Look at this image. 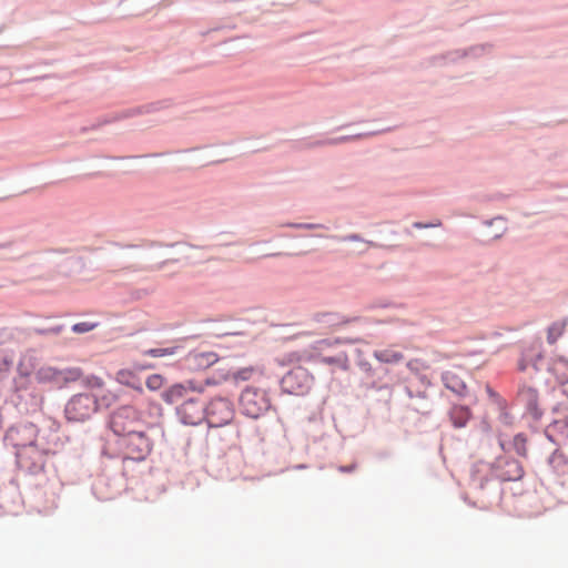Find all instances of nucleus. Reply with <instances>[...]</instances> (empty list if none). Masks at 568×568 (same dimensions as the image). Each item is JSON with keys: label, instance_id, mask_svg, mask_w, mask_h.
<instances>
[{"label": "nucleus", "instance_id": "1", "mask_svg": "<svg viewBox=\"0 0 568 568\" xmlns=\"http://www.w3.org/2000/svg\"><path fill=\"white\" fill-rule=\"evenodd\" d=\"M153 447V438L145 428H140L119 437H106L101 454L109 458H119L122 462L140 463L150 456Z\"/></svg>", "mask_w": 568, "mask_h": 568}, {"label": "nucleus", "instance_id": "2", "mask_svg": "<svg viewBox=\"0 0 568 568\" xmlns=\"http://www.w3.org/2000/svg\"><path fill=\"white\" fill-rule=\"evenodd\" d=\"M524 476L521 464L511 457L499 456L491 463L479 460L470 468V485L484 490L493 480L517 481Z\"/></svg>", "mask_w": 568, "mask_h": 568}, {"label": "nucleus", "instance_id": "3", "mask_svg": "<svg viewBox=\"0 0 568 568\" xmlns=\"http://www.w3.org/2000/svg\"><path fill=\"white\" fill-rule=\"evenodd\" d=\"M42 439H44V432L36 423L29 420H20L11 425L3 436L4 445L12 446L16 449V457L21 467H24L23 449L36 448L41 453L51 450L50 447L43 445Z\"/></svg>", "mask_w": 568, "mask_h": 568}, {"label": "nucleus", "instance_id": "4", "mask_svg": "<svg viewBox=\"0 0 568 568\" xmlns=\"http://www.w3.org/2000/svg\"><path fill=\"white\" fill-rule=\"evenodd\" d=\"M354 356L355 365L362 376V383L367 389H387L395 381L392 369L383 368L382 364L374 359L372 355H367L364 351L356 348Z\"/></svg>", "mask_w": 568, "mask_h": 568}, {"label": "nucleus", "instance_id": "5", "mask_svg": "<svg viewBox=\"0 0 568 568\" xmlns=\"http://www.w3.org/2000/svg\"><path fill=\"white\" fill-rule=\"evenodd\" d=\"M108 428L111 434L106 437H119L140 428H146L142 412L132 405H122L114 409L108 418Z\"/></svg>", "mask_w": 568, "mask_h": 568}, {"label": "nucleus", "instance_id": "6", "mask_svg": "<svg viewBox=\"0 0 568 568\" xmlns=\"http://www.w3.org/2000/svg\"><path fill=\"white\" fill-rule=\"evenodd\" d=\"M273 409L270 394L266 389L246 386L239 397V410L251 419H258Z\"/></svg>", "mask_w": 568, "mask_h": 568}, {"label": "nucleus", "instance_id": "7", "mask_svg": "<svg viewBox=\"0 0 568 568\" xmlns=\"http://www.w3.org/2000/svg\"><path fill=\"white\" fill-rule=\"evenodd\" d=\"M83 377V371L78 366H49L44 365L34 372L38 384L49 385L51 388L62 389L70 383Z\"/></svg>", "mask_w": 568, "mask_h": 568}, {"label": "nucleus", "instance_id": "8", "mask_svg": "<svg viewBox=\"0 0 568 568\" xmlns=\"http://www.w3.org/2000/svg\"><path fill=\"white\" fill-rule=\"evenodd\" d=\"M94 393L82 392L72 395L64 405V417L68 423L83 424L90 420L97 412Z\"/></svg>", "mask_w": 568, "mask_h": 568}, {"label": "nucleus", "instance_id": "9", "mask_svg": "<svg viewBox=\"0 0 568 568\" xmlns=\"http://www.w3.org/2000/svg\"><path fill=\"white\" fill-rule=\"evenodd\" d=\"M9 403L14 406L18 413L29 415L41 409L43 396L34 387L30 386L28 381L18 382L14 378Z\"/></svg>", "mask_w": 568, "mask_h": 568}, {"label": "nucleus", "instance_id": "10", "mask_svg": "<svg viewBox=\"0 0 568 568\" xmlns=\"http://www.w3.org/2000/svg\"><path fill=\"white\" fill-rule=\"evenodd\" d=\"M205 419L209 428H220L232 423L235 409L226 396L216 395L206 399Z\"/></svg>", "mask_w": 568, "mask_h": 568}, {"label": "nucleus", "instance_id": "11", "mask_svg": "<svg viewBox=\"0 0 568 568\" xmlns=\"http://www.w3.org/2000/svg\"><path fill=\"white\" fill-rule=\"evenodd\" d=\"M313 382V375L302 366L291 368L278 381L282 393L295 396L307 394L312 388Z\"/></svg>", "mask_w": 568, "mask_h": 568}, {"label": "nucleus", "instance_id": "12", "mask_svg": "<svg viewBox=\"0 0 568 568\" xmlns=\"http://www.w3.org/2000/svg\"><path fill=\"white\" fill-rule=\"evenodd\" d=\"M200 394L201 393H191L176 406V415L183 425L197 426L204 422L206 399L202 398Z\"/></svg>", "mask_w": 568, "mask_h": 568}, {"label": "nucleus", "instance_id": "13", "mask_svg": "<svg viewBox=\"0 0 568 568\" xmlns=\"http://www.w3.org/2000/svg\"><path fill=\"white\" fill-rule=\"evenodd\" d=\"M219 362V355L211 351H191L189 354L176 362L173 367L179 371L201 372Z\"/></svg>", "mask_w": 568, "mask_h": 568}, {"label": "nucleus", "instance_id": "14", "mask_svg": "<svg viewBox=\"0 0 568 568\" xmlns=\"http://www.w3.org/2000/svg\"><path fill=\"white\" fill-rule=\"evenodd\" d=\"M191 393H203L197 378L172 383L161 392L160 396L168 405H174L180 400L183 402Z\"/></svg>", "mask_w": 568, "mask_h": 568}, {"label": "nucleus", "instance_id": "15", "mask_svg": "<svg viewBox=\"0 0 568 568\" xmlns=\"http://www.w3.org/2000/svg\"><path fill=\"white\" fill-rule=\"evenodd\" d=\"M518 402L524 406L525 413L530 415L535 422L541 419L544 412L539 407V393L537 388L525 386L518 392Z\"/></svg>", "mask_w": 568, "mask_h": 568}, {"label": "nucleus", "instance_id": "16", "mask_svg": "<svg viewBox=\"0 0 568 568\" xmlns=\"http://www.w3.org/2000/svg\"><path fill=\"white\" fill-rule=\"evenodd\" d=\"M215 364H217V367L211 375L196 377L203 392L205 390V387L217 386L223 382L233 379L234 366H230L229 362L220 358Z\"/></svg>", "mask_w": 568, "mask_h": 568}, {"label": "nucleus", "instance_id": "17", "mask_svg": "<svg viewBox=\"0 0 568 568\" xmlns=\"http://www.w3.org/2000/svg\"><path fill=\"white\" fill-rule=\"evenodd\" d=\"M313 320L316 323L322 324L325 327L333 328L341 325L355 323V322H366L367 320L362 316H353L347 317L336 312H320L313 315Z\"/></svg>", "mask_w": 568, "mask_h": 568}, {"label": "nucleus", "instance_id": "18", "mask_svg": "<svg viewBox=\"0 0 568 568\" xmlns=\"http://www.w3.org/2000/svg\"><path fill=\"white\" fill-rule=\"evenodd\" d=\"M114 381L135 390L138 394H142L144 390L142 378L132 366L116 371Z\"/></svg>", "mask_w": 568, "mask_h": 568}, {"label": "nucleus", "instance_id": "19", "mask_svg": "<svg viewBox=\"0 0 568 568\" xmlns=\"http://www.w3.org/2000/svg\"><path fill=\"white\" fill-rule=\"evenodd\" d=\"M442 382L444 386L457 395L459 398H465L468 395V387L465 381L452 371L442 373Z\"/></svg>", "mask_w": 568, "mask_h": 568}, {"label": "nucleus", "instance_id": "20", "mask_svg": "<svg viewBox=\"0 0 568 568\" xmlns=\"http://www.w3.org/2000/svg\"><path fill=\"white\" fill-rule=\"evenodd\" d=\"M374 359L382 364L383 368H389V365H396L404 361L405 355L393 348L375 349L372 353Z\"/></svg>", "mask_w": 568, "mask_h": 568}, {"label": "nucleus", "instance_id": "21", "mask_svg": "<svg viewBox=\"0 0 568 568\" xmlns=\"http://www.w3.org/2000/svg\"><path fill=\"white\" fill-rule=\"evenodd\" d=\"M448 415L455 428H464L471 418V410L467 405L454 404Z\"/></svg>", "mask_w": 568, "mask_h": 568}, {"label": "nucleus", "instance_id": "22", "mask_svg": "<svg viewBox=\"0 0 568 568\" xmlns=\"http://www.w3.org/2000/svg\"><path fill=\"white\" fill-rule=\"evenodd\" d=\"M390 131V128L381 130V131H373L367 133H357V134H351V135H341L337 138H331L326 140H318L310 143V146H322V145H336L345 142H351L357 139H362L364 136H372L382 132H388Z\"/></svg>", "mask_w": 568, "mask_h": 568}, {"label": "nucleus", "instance_id": "23", "mask_svg": "<svg viewBox=\"0 0 568 568\" xmlns=\"http://www.w3.org/2000/svg\"><path fill=\"white\" fill-rule=\"evenodd\" d=\"M558 384L566 385L568 383V359L564 356H558L547 367Z\"/></svg>", "mask_w": 568, "mask_h": 568}, {"label": "nucleus", "instance_id": "24", "mask_svg": "<svg viewBox=\"0 0 568 568\" xmlns=\"http://www.w3.org/2000/svg\"><path fill=\"white\" fill-rule=\"evenodd\" d=\"M316 363L322 365H331L336 368H339L343 372L349 371V359L345 352H339L336 355L327 356V355H317L315 357Z\"/></svg>", "mask_w": 568, "mask_h": 568}, {"label": "nucleus", "instance_id": "25", "mask_svg": "<svg viewBox=\"0 0 568 568\" xmlns=\"http://www.w3.org/2000/svg\"><path fill=\"white\" fill-rule=\"evenodd\" d=\"M547 463L549 467L558 474H565L568 471V457L558 449L548 456Z\"/></svg>", "mask_w": 568, "mask_h": 568}, {"label": "nucleus", "instance_id": "26", "mask_svg": "<svg viewBox=\"0 0 568 568\" xmlns=\"http://www.w3.org/2000/svg\"><path fill=\"white\" fill-rule=\"evenodd\" d=\"M14 365V354L0 348V382L4 381Z\"/></svg>", "mask_w": 568, "mask_h": 568}, {"label": "nucleus", "instance_id": "27", "mask_svg": "<svg viewBox=\"0 0 568 568\" xmlns=\"http://www.w3.org/2000/svg\"><path fill=\"white\" fill-rule=\"evenodd\" d=\"M113 479L105 476V475H99L93 484H92V490L99 498H111V495H109L106 491H103V487L106 489H111L113 487Z\"/></svg>", "mask_w": 568, "mask_h": 568}, {"label": "nucleus", "instance_id": "28", "mask_svg": "<svg viewBox=\"0 0 568 568\" xmlns=\"http://www.w3.org/2000/svg\"><path fill=\"white\" fill-rule=\"evenodd\" d=\"M81 266V258L78 256H67L58 264V273L63 276H70Z\"/></svg>", "mask_w": 568, "mask_h": 568}, {"label": "nucleus", "instance_id": "29", "mask_svg": "<svg viewBox=\"0 0 568 568\" xmlns=\"http://www.w3.org/2000/svg\"><path fill=\"white\" fill-rule=\"evenodd\" d=\"M94 397L97 398V412L99 413L102 409L111 407L115 402H118L120 395L111 390H105L102 394H94Z\"/></svg>", "mask_w": 568, "mask_h": 568}, {"label": "nucleus", "instance_id": "30", "mask_svg": "<svg viewBox=\"0 0 568 568\" xmlns=\"http://www.w3.org/2000/svg\"><path fill=\"white\" fill-rule=\"evenodd\" d=\"M47 423H48V429L50 430V434L48 436L44 434V439H42V443L45 447H50L52 449L51 446L57 447L59 444L58 432H59L61 425L55 419H48Z\"/></svg>", "mask_w": 568, "mask_h": 568}, {"label": "nucleus", "instance_id": "31", "mask_svg": "<svg viewBox=\"0 0 568 568\" xmlns=\"http://www.w3.org/2000/svg\"><path fill=\"white\" fill-rule=\"evenodd\" d=\"M180 244H183V245H186L189 246L190 248H194V250H204V248H213L214 246H204V245H196V244H193V243H190V242H173V243H163V242H160V241H143L142 244H139L140 247H174L176 245H180Z\"/></svg>", "mask_w": 568, "mask_h": 568}, {"label": "nucleus", "instance_id": "32", "mask_svg": "<svg viewBox=\"0 0 568 568\" xmlns=\"http://www.w3.org/2000/svg\"><path fill=\"white\" fill-rule=\"evenodd\" d=\"M491 49H493V44L488 43V42L480 43V44H474L468 48H464L465 59L466 58H470L474 60L479 59L480 57H483L484 54L489 52Z\"/></svg>", "mask_w": 568, "mask_h": 568}, {"label": "nucleus", "instance_id": "33", "mask_svg": "<svg viewBox=\"0 0 568 568\" xmlns=\"http://www.w3.org/2000/svg\"><path fill=\"white\" fill-rule=\"evenodd\" d=\"M339 241L341 242H364L367 245H369L371 247H379V248H386V250L395 248V245H384V244H379L374 241L365 240L362 235H359L357 233H352V234L341 236Z\"/></svg>", "mask_w": 568, "mask_h": 568}, {"label": "nucleus", "instance_id": "34", "mask_svg": "<svg viewBox=\"0 0 568 568\" xmlns=\"http://www.w3.org/2000/svg\"><path fill=\"white\" fill-rule=\"evenodd\" d=\"M173 105V100L171 98L162 99L159 101L150 102L146 104H143V111L144 114L155 113L161 110L168 109Z\"/></svg>", "mask_w": 568, "mask_h": 568}, {"label": "nucleus", "instance_id": "35", "mask_svg": "<svg viewBox=\"0 0 568 568\" xmlns=\"http://www.w3.org/2000/svg\"><path fill=\"white\" fill-rule=\"evenodd\" d=\"M255 373L254 366H246V367H233V382H246L250 381Z\"/></svg>", "mask_w": 568, "mask_h": 568}, {"label": "nucleus", "instance_id": "36", "mask_svg": "<svg viewBox=\"0 0 568 568\" xmlns=\"http://www.w3.org/2000/svg\"><path fill=\"white\" fill-rule=\"evenodd\" d=\"M179 348H180L179 346L148 348V349L143 351V355L155 357V358L171 356V355H174Z\"/></svg>", "mask_w": 568, "mask_h": 568}, {"label": "nucleus", "instance_id": "37", "mask_svg": "<svg viewBox=\"0 0 568 568\" xmlns=\"http://www.w3.org/2000/svg\"><path fill=\"white\" fill-rule=\"evenodd\" d=\"M499 223V233H495L494 236L491 237V241H495V240H499L504 234L505 232L507 231V226H506V219L501 215H497L490 220H485L483 221V224L486 225V226H491L494 224H497Z\"/></svg>", "mask_w": 568, "mask_h": 568}, {"label": "nucleus", "instance_id": "38", "mask_svg": "<svg viewBox=\"0 0 568 568\" xmlns=\"http://www.w3.org/2000/svg\"><path fill=\"white\" fill-rule=\"evenodd\" d=\"M526 443H527V436L524 433H518L514 436L513 447H514L515 452L517 453V455H519L521 457L527 456Z\"/></svg>", "mask_w": 568, "mask_h": 568}, {"label": "nucleus", "instance_id": "39", "mask_svg": "<svg viewBox=\"0 0 568 568\" xmlns=\"http://www.w3.org/2000/svg\"><path fill=\"white\" fill-rule=\"evenodd\" d=\"M166 384V377L162 374H152L145 381V386L152 390H160Z\"/></svg>", "mask_w": 568, "mask_h": 568}, {"label": "nucleus", "instance_id": "40", "mask_svg": "<svg viewBox=\"0 0 568 568\" xmlns=\"http://www.w3.org/2000/svg\"><path fill=\"white\" fill-rule=\"evenodd\" d=\"M82 385L88 389H102L104 386V382L101 377L91 374L85 377H81Z\"/></svg>", "mask_w": 568, "mask_h": 568}, {"label": "nucleus", "instance_id": "41", "mask_svg": "<svg viewBox=\"0 0 568 568\" xmlns=\"http://www.w3.org/2000/svg\"><path fill=\"white\" fill-rule=\"evenodd\" d=\"M282 227L297 229V230H322L327 229L324 224L321 223H297V222H286L281 224Z\"/></svg>", "mask_w": 568, "mask_h": 568}, {"label": "nucleus", "instance_id": "42", "mask_svg": "<svg viewBox=\"0 0 568 568\" xmlns=\"http://www.w3.org/2000/svg\"><path fill=\"white\" fill-rule=\"evenodd\" d=\"M565 324L554 323L548 327L547 342L554 344L564 333Z\"/></svg>", "mask_w": 568, "mask_h": 568}, {"label": "nucleus", "instance_id": "43", "mask_svg": "<svg viewBox=\"0 0 568 568\" xmlns=\"http://www.w3.org/2000/svg\"><path fill=\"white\" fill-rule=\"evenodd\" d=\"M143 114H144L143 108H142V105H139V106L129 108L123 111L116 112L115 119H119V121H121V120L143 115Z\"/></svg>", "mask_w": 568, "mask_h": 568}, {"label": "nucleus", "instance_id": "44", "mask_svg": "<svg viewBox=\"0 0 568 568\" xmlns=\"http://www.w3.org/2000/svg\"><path fill=\"white\" fill-rule=\"evenodd\" d=\"M549 424L558 435L568 438V418L554 419Z\"/></svg>", "mask_w": 568, "mask_h": 568}, {"label": "nucleus", "instance_id": "45", "mask_svg": "<svg viewBox=\"0 0 568 568\" xmlns=\"http://www.w3.org/2000/svg\"><path fill=\"white\" fill-rule=\"evenodd\" d=\"M65 328L63 324H52L43 327H37L34 331L39 335H58Z\"/></svg>", "mask_w": 568, "mask_h": 568}, {"label": "nucleus", "instance_id": "46", "mask_svg": "<svg viewBox=\"0 0 568 568\" xmlns=\"http://www.w3.org/2000/svg\"><path fill=\"white\" fill-rule=\"evenodd\" d=\"M98 325V322H79L71 326V332L75 334H84L94 329Z\"/></svg>", "mask_w": 568, "mask_h": 568}, {"label": "nucleus", "instance_id": "47", "mask_svg": "<svg viewBox=\"0 0 568 568\" xmlns=\"http://www.w3.org/2000/svg\"><path fill=\"white\" fill-rule=\"evenodd\" d=\"M395 306V304L393 302H390L389 300L387 298H378V300H375V301H372L369 303H367L365 306H364V310L365 311H375V310H378V308H389V307H393Z\"/></svg>", "mask_w": 568, "mask_h": 568}, {"label": "nucleus", "instance_id": "48", "mask_svg": "<svg viewBox=\"0 0 568 568\" xmlns=\"http://www.w3.org/2000/svg\"><path fill=\"white\" fill-rule=\"evenodd\" d=\"M447 58V64H454L460 61L462 59H465V51L464 49H455L449 50L445 52Z\"/></svg>", "mask_w": 568, "mask_h": 568}, {"label": "nucleus", "instance_id": "49", "mask_svg": "<svg viewBox=\"0 0 568 568\" xmlns=\"http://www.w3.org/2000/svg\"><path fill=\"white\" fill-rule=\"evenodd\" d=\"M443 225L440 220H434L432 222H414L412 226L417 230H424V229H434V227H440Z\"/></svg>", "mask_w": 568, "mask_h": 568}, {"label": "nucleus", "instance_id": "50", "mask_svg": "<svg viewBox=\"0 0 568 568\" xmlns=\"http://www.w3.org/2000/svg\"><path fill=\"white\" fill-rule=\"evenodd\" d=\"M358 339H352V338H325L316 342L317 345H326V346H333L335 344H342V343H355Z\"/></svg>", "mask_w": 568, "mask_h": 568}, {"label": "nucleus", "instance_id": "51", "mask_svg": "<svg viewBox=\"0 0 568 568\" xmlns=\"http://www.w3.org/2000/svg\"><path fill=\"white\" fill-rule=\"evenodd\" d=\"M427 62H428L429 65H440V67H444V65H447V58H446V54L444 52V53L435 54V55L430 57L427 60Z\"/></svg>", "mask_w": 568, "mask_h": 568}, {"label": "nucleus", "instance_id": "52", "mask_svg": "<svg viewBox=\"0 0 568 568\" xmlns=\"http://www.w3.org/2000/svg\"><path fill=\"white\" fill-rule=\"evenodd\" d=\"M140 375V373L148 371V369H154L156 366L153 363L150 362H133L131 365Z\"/></svg>", "mask_w": 568, "mask_h": 568}, {"label": "nucleus", "instance_id": "53", "mask_svg": "<svg viewBox=\"0 0 568 568\" xmlns=\"http://www.w3.org/2000/svg\"><path fill=\"white\" fill-rule=\"evenodd\" d=\"M544 434L546 436V438L551 442L552 444H556L558 445V434L554 430V428L550 426V424H548L544 430Z\"/></svg>", "mask_w": 568, "mask_h": 568}, {"label": "nucleus", "instance_id": "54", "mask_svg": "<svg viewBox=\"0 0 568 568\" xmlns=\"http://www.w3.org/2000/svg\"><path fill=\"white\" fill-rule=\"evenodd\" d=\"M41 264L38 263V264H31L29 265L23 272L22 274L30 277V278H37V277H41L42 274H39V273H34L33 271L36 268H38Z\"/></svg>", "mask_w": 568, "mask_h": 568}, {"label": "nucleus", "instance_id": "55", "mask_svg": "<svg viewBox=\"0 0 568 568\" xmlns=\"http://www.w3.org/2000/svg\"><path fill=\"white\" fill-rule=\"evenodd\" d=\"M163 153H152V154H144V155H129V156H110V155H103L105 159L110 160H124V159H138V158H148V156H160Z\"/></svg>", "mask_w": 568, "mask_h": 568}, {"label": "nucleus", "instance_id": "56", "mask_svg": "<svg viewBox=\"0 0 568 568\" xmlns=\"http://www.w3.org/2000/svg\"><path fill=\"white\" fill-rule=\"evenodd\" d=\"M404 392L409 398L419 397V398H426V390H417L414 392L409 386L404 387Z\"/></svg>", "mask_w": 568, "mask_h": 568}, {"label": "nucleus", "instance_id": "57", "mask_svg": "<svg viewBox=\"0 0 568 568\" xmlns=\"http://www.w3.org/2000/svg\"><path fill=\"white\" fill-rule=\"evenodd\" d=\"M179 262V258H166L164 261H161L159 262L158 264L151 266V270L152 271H161L163 270L166 265L169 264H173V263H178Z\"/></svg>", "mask_w": 568, "mask_h": 568}, {"label": "nucleus", "instance_id": "58", "mask_svg": "<svg viewBox=\"0 0 568 568\" xmlns=\"http://www.w3.org/2000/svg\"><path fill=\"white\" fill-rule=\"evenodd\" d=\"M420 362L418 359H410L406 363V367L415 375L419 374Z\"/></svg>", "mask_w": 568, "mask_h": 568}, {"label": "nucleus", "instance_id": "59", "mask_svg": "<svg viewBox=\"0 0 568 568\" xmlns=\"http://www.w3.org/2000/svg\"><path fill=\"white\" fill-rule=\"evenodd\" d=\"M544 358L542 352H538L535 355L530 357V364L535 368L536 372H538L540 368L538 366V363Z\"/></svg>", "mask_w": 568, "mask_h": 568}, {"label": "nucleus", "instance_id": "60", "mask_svg": "<svg viewBox=\"0 0 568 568\" xmlns=\"http://www.w3.org/2000/svg\"><path fill=\"white\" fill-rule=\"evenodd\" d=\"M18 374L20 379L18 382L27 381V378L30 376V371L28 368H24L22 363L20 362L18 365Z\"/></svg>", "mask_w": 568, "mask_h": 568}, {"label": "nucleus", "instance_id": "61", "mask_svg": "<svg viewBox=\"0 0 568 568\" xmlns=\"http://www.w3.org/2000/svg\"><path fill=\"white\" fill-rule=\"evenodd\" d=\"M357 469V463H352L349 465H341L338 470L344 474H351Z\"/></svg>", "mask_w": 568, "mask_h": 568}, {"label": "nucleus", "instance_id": "62", "mask_svg": "<svg viewBox=\"0 0 568 568\" xmlns=\"http://www.w3.org/2000/svg\"><path fill=\"white\" fill-rule=\"evenodd\" d=\"M26 467L28 468V470L30 473L37 474L38 471H40L43 468V465L38 462H32L30 466H26Z\"/></svg>", "mask_w": 568, "mask_h": 568}, {"label": "nucleus", "instance_id": "63", "mask_svg": "<svg viewBox=\"0 0 568 568\" xmlns=\"http://www.w3.org/2000/svg\"><path fill=\"white\" fill-rule=\"evenodd\" d=\"M99 121H101V123L103 125H106V124H111V123H114V122H118L119 119H115V113L113 115H106V116H103L102 119H100Z\"/></svg>", "mask_w": 568, "mask_h": 568}, {"label": "nucleus", "instance_id": "64", "mask_svg": "<svg viewBox=\"0 0 568 568\" xmlns=\"http://www.w3.org/2000/svg\"><path fill=\"white\" fill-rule=\"evenodd\" d=\"M416 377L418 378L420 384H423L425 387H429L432 385V383H430L429 378L427 377V375L419 373L418 375H416Z\"/></svg>", "mask_w": 568, "mask_h": 568}]
</instances>
